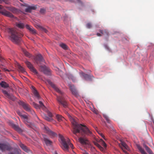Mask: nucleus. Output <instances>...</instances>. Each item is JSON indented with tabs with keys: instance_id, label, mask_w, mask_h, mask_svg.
Wrapping results in <instances>:
<instances>
[{
	"instance_id": "obj_1",
	"label": "nucleus",
	"mask_w": 154,
	"mask_h": 154,
	"mask_svg": "<svg viewBox=\"0 0 154 154\" xmlns=\"http://www.w3.org/2000/svg\"><path fill=\"white\" fill-rule=\"evenodd\" d=\"M70 121L73 125V133L75 134L77 133L83 132L88 135H91L92 133L86 126L82 124H79L75 119L72 117L70 118Z\"/></svg>"
},
{
	"instance_id": "obj_2",
	"label": "nucleus",
	"mask_w": 154,
	"mask_h": 154,
	"mask_svg": "<svg viewBox=\"0 0 154 154\" xmlns=\"http://www.w3.org/2000/svg\"><path fill=\"white\" fill-rule=\"evenodd\" d=\"M48 82L57 92L59 93L61 95L60 96H57V101L63 105V107L64 108L67 107L68 106V104L66 101L64 99L63 92L61 91L55 85L52 83L50 80H48Z\"/></svg>"
},
{
	"instance_id": "obj_3",
	"label": "nucleus",
	"mask_w": 154,
	"mask_h": 154,
	"mask_svg": "<svg viewBox=\"0 0 154 154\" xmlns=\"http://www.w3.org/2000/svg\"><path fill=\"white\" fill-rule=\"evenodd\" d=\"M8 32L10 35L11 40L14 42H19L20 41V38L23 36L21 32H18L14 29H9Z\"/></svg>"
},
{
	"instance_id": "obj_4",
	"label": "nucleus",
	"mask_w": 154,
	"mask_h": 154,
	"mask_svg": "<svg viewBox=\"0 0 154 154\" xmlns=\"http://www.w3.org/2000/svg\"><path fill=\"white\" fill-rule=\"evenodd\" d=\"M59 137L62 144L61 147L63 150L67 151L69 147L72 149L74 148L73 145L70 143L69 138H65L61 135H59Z\"/></svg>"
},
{
	"instance_id": "obj_5",
	"label": "nucleus",
	"mask_w": 154,
	"mask_h": 154,
	"mask_svg": "<svg viewBox=\"0 0 154 154\" xmlns=\"http://www.w3.org/2000/svg\"><path fill=\"white\" fill-rule=\"evenodd\" d=\"M11 149V147L8 143H0V150L2 152L5 151H10Z\"/></svg>"
},
{
	"instance_id": "obj_6",
	"label": "nucleus",
	"mask_w": 154,
	"mask_h": 154,
	"mask_svg": "<svg viewBox=\"0 0 154 154\" xmlns=\"http://www.w3.org/2000/svg\"><path fill=\"white\" fill-rule=\"evenodd\" d=\"M19 104L21 105L26 111L27 112L30 111L31 108L28 104L21 101H20L19 102Z\"/></svg>"
},
{
	"instance_id": "obj_7",
	"label": "nucleus",
	"mask_w": 154,
	"mask_h": 154,
	"mask_svg": "<svg viewBox=\"0 0 154 154\" xmlns=\"http://www.w3.org/2000/svg\"><path fill=\"white\" fill-rule=\"evenodd\" d=\"M26 65L30 70L36 74H38V72L33 67L32 64L29 61H25Z\"/></svg>"
},
{
	"instance_id": "obj_8",
	"label": "nucleus",
	"mask_w": 154,
	"mask_h": 154,
	"mask_svg": "<svg viewBox=\"0 0 154 154\" xmlns=\"http://www.w3.org/2000/svg\"><path fill=\"white\" fill-rule=\"evenodd\" d=\"M44 130L46 133L51 137H54L57 135L55 133L52 131L48 127L45 126H44Z\"/></svg>"
},
{
	"instance_id": "obj_9",
	"label": "nucleus",
	"mask_w": 154,
	"mask_h": 154,
	"mask_svg": "<svg viewBox=\"0 0 154 154\" xmlns=\"http://www.w3.org/2000/svg\"><path fill=\"white\" fill-rule=\"evenodd\" d=\"M2 91L3 93L8 98L14 100L15 99V97L12 95H10L8 92L6 90H2Z\"/></svg>"
},
{
	"instance_id": "obj_10",
	"label": "nucleus",
	"mask_w": 154,
	"mask_h": 154,
	"mask_svg": "<svg viewBox=\"0 0 154 154\" xmlns=\"http://www.w3.org/2000/svg\"><path fill=\"white\" fill-rule=\"evenodd\" d=\"M37 5H29L25 9V11L26 12L30 13L32 10H35L37 8Z\"/></svg>"
},
{
	"instance_id": "obj_11",
	"label": "nucleus",
	"mask_w": 154,
	"mask_h": 154,
	"mask_svg": "<svg viewBox=\"0 0 154 154\" xmlns=\"http://www.w3.org/2000/svg\"><path fill=\"white\" fill-rule=\"evenodd\" d=\"M81 74L85 80H91L92 78H93V75L85 74L83 72H81Z\"/></svg>"
},
{
	"instance_id": "obj_12",
	"label": "nucleus",
	"mask_w": 154,
	"mask_h": 154,
	"mask_svg": "<svg viewBox=\"0 0 154 154\" xmlns=\"http://www.w3.org/2000/svg\"><path fill=\"white\" fill-rule=\"evenodd\" d=\"M34 59L35 62L37 64H38L39 63L43 61V58L42 55L40 54L37 55L35 58Z\"/></svg>"
},
{
	"instance_id": "obj_13",
	"label": "nucleus",
	"mask_w": 154,
	"mask_h": 154,
	"mask_svg": "<svg viewBox=\"0 0 154 154\" xmlns=\"http://www.w3.org/2000/svg\"><path fill=\"white\" fill-rule=\"evenodd\" d=\"M42 70L43 72L47 75H50L51 74V70L47 68L45 66H42L41 67Z\"/></svg>"
},
{
	"instance_id": "obj_14",
	"label": "nucleus",
	"mask_w": 154,
	"mask_h": 154,
	"mask_svg": "<svg viewBox=\"0 0 154 154\" xmlns=\"http://www.w3.org/2000/svg\"><path fill=\"white\" fill-rule=\"evenodd\" d=\"M79 140L80 143L82 144H88L89 141L88 139L86 138L80 137L79 138Z\"/></svg>"
},
{
	"instance_id": "obj_15",
	"label": "nucleus",
	"mask_w": 154,
	"mask_h": 154,
	"mask_svg": "<svg viewBox=\"0 0 154 154\" xmlns=\"http://www.w3.org/2000/svg\"><path fill=\"white\" fill-rule=\"evenodd\" d=\"M1 13L3 15L10 17H13V15L10 12L4 10L1 11Z\"/></svg>"
},
{
	"instance_id": "obj_16",
	"label": "nucleus",
	"mask_w": 154,
	"mask_h": 154,
	"mask_svg": "<svg viewBox=\"0 0 154 154\" xmlns=\"http://www.w3.org/2000/svg\"><path fill=\"white\" fill-rule=\"evenodd\" d=\"M25 26L26 28L29 30L32 34H36V30L32 26L29 25H26Z\"/></svg>"
},
{
	"instance_id": "obj_17",
	"label": "nucleus",
	"mask_w": 154,
	"mask_h": 154,
	"mask_svg": "<svg viewBox=\"0 0 154 154\" xmlns=\"http://www.w3.org/2000/svg\"><path fill=\"white\" fill-rule=\"evenodd\" d=\"M43 137L44 138V140L47 146L51 145L52 143V142L49 140L45 135H43Z\"/></svg>"
},
{
	"instance_id": "obj_18",
	"label": "nucleus",
	"mask_w": 154,
	"mask_h": 154,
	"mask_svg": "<svg viewBox=\"0 0 154 154\" xmlns=\"http://www.w3.org/2000/svg\"><path fill=\"white\" fill-rule=\"evenodd\" d=\"M32 92L34 95L38 99H39L40 97L39 95L37 92V91L36 90L35 87L33 86H32Z\"/></svg>"
},
{
	"instance_id": "obj_19",
	"label": "nucleus",
	"mask_w": 154,
	"mask_h": 154,
	"mask_svg": "<svg viewBox=\"0 0 154 154\" xmlns=\"http://www.w3.org/2000/svg\"><path fill=\"white\" fill-rule=\"evenodd\" d=\"M21 150L17 148H15L14 149V151L13 152H10L8 153V154H21Z\"/></svg>"
},
{
	"instance_id": "obj_20",
	"label": "nucleus",
	"mask_w": 154,
	"mask_h": 154,
	"mask_svg": "<svg viewBox=\"0 0 154 154\" xmlns=\"http://www.w3.org/2000/svg\"><path fill=\"white\" fill-rule=\"evenodd\" d=\"M69 87L72 94L75 95L77 96L78 95V93L76 90L74 86L73 85H70Z\"/></svg>"
},
{
	"instance_id": "obj_21",
	"label": "nucleus",
	"mask_w": 154,
	"mask_h": 154,
	"mask_svg": "<svg viewBox=\"0 0 154 154\" xmlns=\"http://www.w3.org/2000/svg\"><path fill=\"white\" fill-rule=\"evenodd\" d=\"M6 8L8 10L14 13H16L17 11V9L13 7H6Z\"/></svg>"
},
{
	"instance_id": "obj_22",
	"label": "nucleus",
	"mask_w": 154,
	"mask_h": 154,
	"mask_svg": "<svg viewBox=\"0 0 154 154\" xmlns=\"http://www.w3.org/2000/svg\"><path fill=\"white\" fill-rule=\"evenodd\" d=\"M19 145L21 148L25 152H28L29 150L27 148L26 146L24 145L21 143H20Z\"/></svg>"
},
{
	"instance_id": "obj_23",
	"label": "nucleus",
	"mask_w": 154,
	"mask_h": 154,
	"mask_svg": "<svg viewBox=\"0 0 154 154\" xmlns=\"http://www.w3.org/2000/svg\"><path fill=\"white\" fill-rule=\"evenodd\" d=\"M1 86L4 88H6L9 87V85L6 82L2 81L0 83Z\"/></svg>"
},
{
	"instance_id": "obj_24",
	"label": "nucleus",
	"mask_w": 154,
	"mask_h": 154,
	"mask_svg": "<svg viewBox=\"0 0 154 154\" xmlns=\"http://www.w3.org/2000/svg\"><path fill=\"white\" fill-rule=\"evenodd\" d=\"M56 118L57 121L59 122L63 121L64 119V118L63 117L59 115H57L56 116Z\"/></svg>"
},
{
	"instance_id": "obj_25",
	"label": "nucleus",
	"mask_w": 154,
	"mask_h": 154,
	"mask_svg": "<svg viewBox=\"0 0 154 154\" xmlns=\"http://www.w3.org/2000/svg\"><path fill=\"white\" fill-rule=\"evenodd\" d=\"M21 117L24 119V122L25 124H27L29 123L28 117L26 115H23Z\"/></svg>"
},
{
	"instance_id": "obj_26",
	"label": "nucleus",
	"mask_w": 154,
	"mask_h": 154,
	"mask_svg": "<svg viewBox=\"0 0 154 154\" xmlns=\"http://www.w3.org/2000/svg\"><path fill=\"white\" fill-rule=\"evenodd\" d=\"M99 31L103 35H108L109 34V32L108 31L106 30H101V29H99Z\"/></svg>"
},
{
	"instance_id": "obj_27",
	"label": "nucleus",
	"mask_w": 154,
	"mask_h": 154,
	"mask_svg": "<svg viewBox=\"0 0 154 154\" xmlns=\"http://www.w3.org/2000/svg\"><path fill=\"white\" fill-rule=\"evenodd\" d=\"M12 127L17 131L20 132L21 131V129L17 125L12 123L11 125Z\"/></svg>"
},
{
	"instance_id": "obj_28",
	"label": "nucleus",
	"mask_w": 154,
	"mask_h": 154,
	"mask_svg": "<svg viewBox=\"0 0 154 154\" xmlns=\"http://www.w3.org/2000/svg\"><path fill=\"white\" fill-rule=\"evenodd\" d=\"M94 144L96 145L99 149L102 152H104L105 151V149H104L97 142H95Z\"/></svg>"
},
{
	"instance_id": "obj_29",
	"label": "nucleus",
	"mask_w": 154,
	"mask_h": 154,
	"mask_svg": "<svg viewBox=\"0 0 154 154\" xmlns=\"http://www.w3.org/2000/svg\"><path fill=\"white\" fill-rule=\"evenodd\" d=\"M16 26L20 29H23L25 26V25L23 23H19L16 24Z\"/></svg>"
},
{
	"instance_id": "obj_30",
	"label": "nucleus",
	"mask_w": 154,
	"mask_h": 154,
	"mask_svg": "<svg viewBox=\"0 0 154 154\" xmlns=\"http://www.w3.org/2000/svg\"><path fill=\"white\" fill-rule=\"evenodd\" d=\"M23 51L26 56L28 57H31L30 54L26 50L23 49Z\"/></svg>"
},
{
	"instance_id": "obj_31",
	"label": "nucleus",
	"mask_w": 154,
	"mask_h": 154,
	"mask_svg": "<svg viewBox=\"0 0 154 154\" xmlns=\"http://www.w3.org/2000/svg\"><path fill=\"white\" fill-rule=\"evenodd\" d=\"M60 46L62 47L65 50H66L68 48L67 46L65 44L63 43H61L60 44Z\"/></svg>"
},
{
	"instance_id": "obj_32",
	"label": "nucleus",
	"mask_w": 154,
	"mask_h": 154,
	"mask_svg": "<svg viewBox=\"0 0 154 154\" xmlns=\"http://www.w3.org/2000/svg\"><path fill=\"white\" fill-rule=\"evenodd\" d=\"M138 149L142 154H147L144 151L143 149L140 146L138 147Z\"/></svg>"
},
{
	"instance_id": "obj_33",
	"label": "nucleus",
	"mask_w": 154,
	"mask_h": 154,
	"mask_svg": "<svg viewBox=\"0 0 154 154\" xmlns=\"http://www.w3.org/2000/svg\"><path fill=\"white\" fill-rule=\"evenodd\" d=\"M103 116L108 123H110L111 121L109 119L108 116L106 114H103Z\"/></svg>"
},
{
	"instance_id": "obj_34",
	"label": "nucleus",
	"mask_w": 154,
	"mask_h": 154,
	"mask_svg": "<svg viewBox=\"0 0 154 154\" xmlns=\"http://www.w3.org/2000/svg\"><path fill=\"white\" fill-rule=\"evenodd\" d=\"M28 112H29L34 116L37 117V116L35 113V112L32 109H30V111H29Z\"/></svg>"
},
{
	"instance_id": "obj_35",
	"label": "nucleus",
	"mask_w": 154,
	"mask_h": 154,
	"mask_svg": "<svg viewBox=\"0 0 154 154\" xmlns=\"http://www.w3.org/2000/svg\"><path fill=\"white\" fill-rule=\"evenodd\" d=\"M144 147L145 148V149L148 153L152 151L147 146L145 145Z\"/></svg>"
},
{
	"instance_id": "obj_36",
	"label": "nucleus",
	"mask_w": 154,
	"mask_h": 154,
	"mask_svg": "<svg viewBox=\"0 0 154 154\" xmlns=\"http://www.w3.org/2000/svg\"><path fill=\"white\" fill-rule=\"evenodd\" d=\"M18 69L19 70L22 72H25L24 68L20 66H19Z\"/></svg>"
},
{
	"instance_id": "obj_37",
	"label": "nucleus",
	"mask_w": 154,
	"mask_h": 154,
	"mask_svg": "<svg viewBox=\"0 0 154 154\" xmlns=\"http://www.w3.org/2000/svg\"><path fill=\"white\" fill-rule=\"evenodd\" d=\"M44 118L47 121H51L52 120V118H51L49 117H48L47 116H44Z\"/></svg>"
},
{
	"instance_id": "obj_38",
	"label": "nucleus",
	"mask_w": 154,
	"mask_h": 154,
	"mask_svg": "<svg viewBox=\"0 0 154 154\" xmlns=\"http://www.w3.org/2000/svg\"><path fill=\"white\" fill-rule=\"evenodd\" d=\"M39 103L40 104V106H39L40 107H41L42 108H44L45 107L44 105L43 104L42 102L41 101H39Z\"/></svg>"
},
{
	"instance_id": "obj_39",
	"label": "nucleus",
	"mask_w": 154,
	"mask_h": 154,
	"mask_svg": "<svg viewBox=\"0 0 154 154\" xmlns=\"http://www.w3.org/2000/svg\"><path fill=\"white\" fill-rule=\"evenodd\" d=\"M86 26L87 28L90 29L92 27V25L91 23H89L86 24Z\"/></svg>"
},
{
	"instance_id": "obj_40",
	"label": "nucleus",
	"mask_w": 154,
	"mask_h": 154,
	"mask_svg": "<svg viewBox=\"0 0 154 154\" xmlns=\"http://www.w3.org/2000/svg\"><path fill=\"white\" fill-rule=\"evenodd\" d=\"M39 27L42 31L45 32L46 33L48 32V31L46 29L41 26H40Z\"/></svg>"
},
{
	"instance_id": "obj_41",
	"label": "nucleus",
	"mask_w": 154,
	"mask_h": 154,
	"mask_svg": "<svg viewBox=\"0 0 154 154\" xmlns=\"http://www.w3.org/2000/svg\"><path fill=\"white\" fill-rule=\"evenodd\" d=\"M122 145L125 149H127L128 146L126 143L124 142L122 143Z\"/></svg>"
},
{
	"instance_id": "obj_42",
	"label": "nucleus",
	"mask_w": 154,
	"mask_h": 154,
	"mask_svg": "<svg viewBox=\"0 0 154 154\" xmlns=\"http://www.w3.org/2000/svg\"><path fill=\"white\" fill-rule=\"evenodd\" d=\"M33 105L34 107L37 109H39L40 107L38 105L35 103H33Z\"/></svg>"
},
{
	"instance_id": "obj_43",
	"label": "nucleus",
	"mask_w": 154,
	"mask_h": 154,
	"mask_svg": "<svg viewBox=\"0 0 154 154\" xmlns=\"http://www.w3.org/2000/svg\"><path fill=\"white\" fill-rule=\"evenodd\" d=\"M102 142V145L105 147L106 148L107 146L106 144L105 143L102 139L100 140Z\"/></svg>"
},
{
	"instance_id": "obj_44",
	"label": "nucleus",
	"mask_w": 154,
	"mask_h": 154,
	"mask_svg": "<svg viewBox=\"0 0 154 154\" xmlns=\"http://www.w3.org/2000/svg\"><path fill=\"white\" fill-rule=\"evenodd\" d=\"M45 11V10L43 8H41L40 11V12L41 14L44 13Z\"/></svg>"
},
{
	"instance_id": "obj_45",
	"label": "nucleus",
	"mask_w": 154,
	"mask_h": 154,
	"mask_svg": "<svg viewBox=\"0 0 154 154\" xmlns=\"http://www.w3.org/2000/svg\"><path fill=\"white\" fill-rule=\"evenodd\" d=\"M48 116L51 118L52 117V116H53V115H52V114L50 112H48Z\"/></svg>"
},
{
	"instance_id": "obj_46",
	"label": "nucleus",
	"mask_w": 154,
	"mask_h": 154,
	"mask_svg": "<svg viewBox=\"0 0 154 154\" xmlns=\"http://www.w3.org/2000/svg\"><path fill=\"white\" fill-rule=\"evenodd\" d=\"M4 2L7 4H9L10 3V2L8 0H5Z\"/></svg>"
},
{
	"instance_id": "obj_47",
	"label": "nucleus",
	"mask_w": 154,
	"mask_h": 154,
	"mask_svg": "<svg viewBox=\"0 0 154 154\" xmlns=\"http://www.w3.org/2000/svg\"><path fill=\"white\" fill-rule=\"evenodd\" d=\"M100 135L105 140V137L102 133H100Z\"/></svg>"
},
{
	"instance_id": "obj_48",
	"label": "nucleus",
	"mask_w": 154,
	"mask_h": 154,
	"mask_svg": "<svg viewBox=\"0 0 154 154\" xmlns=\"http://www.w3.org/2000/svg\"><path fill=\"white\" fill-rule=\"evenodd\" d=\"M17 113L18 114V115L20 116L21 117H22V116L23 115L22 113L20 112H17Z\"/></svg>"
},
{
	"instance_id": "obj_49",
	"label": "nucleus",
	"mask_w": 154,
	"mask_h": 154,
	"mask_svg": "<svg viewBox=\"0 0 154 154\" xmlns=\"http://www.w3.org/2000/svg\"><path fill=\"white\" fill-rule=\"evenodd\" d=\"M21 6L27 7L29 6V5L27 4H25L22 5Z\"/></svg>"
},
{
	"instance_id": "obj_50",
	"label": "nucleus",
	"mask_w": 154,
	"mask_h": 154,
	"mask_svg": "<svg viewBox=\"0 0 154 154\" xmlns=\"http://www.w3.org/2000/svg\"><path fill=\"white\" fill-rule=\"evenodd\" d=\"M71 78L72 79L73 81H74V79H75L74 77L72 75H71L70 76Z\"/></svg>"
},
{
	"instance_id": "obj_51",
	"label": "nucleus",
	"mask_w": 154,
	"mask_h": 154,
	"mask_svg": "<svg viewBox=\"0 0 154 154\" xmlns=\"http://www.w3.org/2000/svg\"><path fill=\"white\" fill-rule=\"evenodd\" d=\"M97 35L98 36H101L102 35H101L99 33H97Z\"/></svg>"
},
{
	"instance_id": "obj_52",
	"label": "nucleus",
	"mask_w": 154,
	"mask_h": 154,
	"mask_svg": "<svg viewBox=\"0 0 154 154\" xmlns=\"http://www.w3.org/2000/svg\"><path fill=\"white\" fill-rule=\"evenodd\" d=\"M149 154H154V153L153 152H152V151H151V152H149Z\"/></svg>"
},
{
	"instance_id": "obj_53",
	"label": "nucleus",
	"mask_w": 154,
	"mask_h": 154,
	"mask_svg": "<svg viewBox=\"0 0 154 154\" xmlns=\"http://www.w3.org/2000/svg\"><path fill=\"white\" fill-rule=\"evenodd\" d=\"M83 154H89L87 152H85L83 153Z\"/></svg>"
},
{
	"instance_id": "obj_54",
	"label": "nucleus",
	"mask_w": 154,
	"mask_h": 154,
	"mask_svg": "<svg viewBox=\"0 0 154 154\" xmlns=\"http://www.w3.org/2000/svg\"><path fill=\"white\" fill-rule=\"evenodd\" d=\"M5 71H8V72L9 71V70L7 69H5Z\"/></svg>"
},
{
	"instance_id": "obj_55",
	"label": "nucleus",
	"mask_w": 154,
	"mask_h": 154,
	"mask_svg": "<svg viewBox=\"0 0 154 154\" xmlns=\"http://www.w3.org/2000/svg\"><path fill=\"white\" fill-rule=\"evenodd\" d=\"M2 6L1 5H0V9H2Z\"/></svg>"
},
{
	"instance_id": "obj_56",
	"label": "nucleus",
	"mask_w": 154,
	"mask_h": 154,
	"mask_svg": "<svg viewBox=\"0 0 154 154\" xmlns=\"http://www.w3.org/2000/svg\"><path fill=\"white\" fill-rule=\"evenodd\" d=\"M77 0L79 2H81V1L80 0Z\"/></svg>"
},
{
	"instance_id": "obj_57",
	"label": "nucleus",
	"mask_w": 154,
	"mask_h": 154,
	"mask_svg": "<svg viewBox=\"0 0 154 154\" xmlns=\"http://www.w3.org/2000/svg\"><path fill=\"white\" fill-rule=\"evenodd\" d=\"M124 152H126V150H123Z\"/></svg>"
},
{
	"instance_id": "obj_58",
	"label": "nucleus",
	"mask_w": 154,
	"mask_h": 154,
	"mask_svg": "<svg viewBox=\"0 0 154 154\" xmlns=\"http://www.w3.org/2000/svg\"><path fill=\"white\" fill-rule=\"evenodd\" d=\"M2 3V1L1 0H0V3Z\"/></svg>"
},
{
	"instance_id": "obj_59",
	"label": "nucleus",
	"mask_w": 154,
	"mask_h": 154,
	"mask_svg": "<svg viewBox=\"0 0 154 154\" xmlns=\"http://www.w3.org/2000/svg\"><path fill=\"white\" fill-rule=\"evenodd\" d=\"M54 154H58L56 152L54 153Z\"/></svg>"
},
{
	"instance_id": "obj_60",
	"label": "nucleus",
	"mask_w": 154,
	"mask_h": 154,
	"mask_svg": "<svg viewBox=\"0 0 154 154\" xmlns=\"http://www.w3.org/2000/svg\"><path fill=\"white\" fill-rule=\"evenodd\" d=\"M91 72V71L90 70H89V73Z\"/></svg>"
},
{
	"instance_id": "obj_61",
	"label": "nucleus",
	"mask_w": 154,
	"mask_h": 154,
	"mask_svg": "<svg viewBox=\"0 0 154 154\" xmlns=\"http://www.w3.org/2000/svg\"><path fill=\"white\" fill-rule=\"evenodd\" d=\"M20 1L21 2H22V0H20Z\"/></svg>"
},
{
	"instance_id": "obj_62",
	"label": "nucleus",
	"mask_w": 154,
	"mask_h": 154,
	"mask_svg": "<svg viewBox=\"0 0 154 154\" xmlns=\"http://www.w3.org/2000/svg\"><path fill=\"white\" fill-rule=\"evenodd\" d=\"M106 127H108H108L106 125Z\"/></svg>"
},
{
	"instance_id": "obj_63",
	"label": "nucleus",
	"mask_w": 154,
	"mask_h": 154,
	"mask_svg": "<svg viewBox=\"0 0 154 154\" xmlns=\"http://www.w3.org/2000/svg\"><path fill=\"white\" fill-rule=\"evenodd\" d=\"M0 154H1L0 153Z\"/></svg>"
}]
</instances>
